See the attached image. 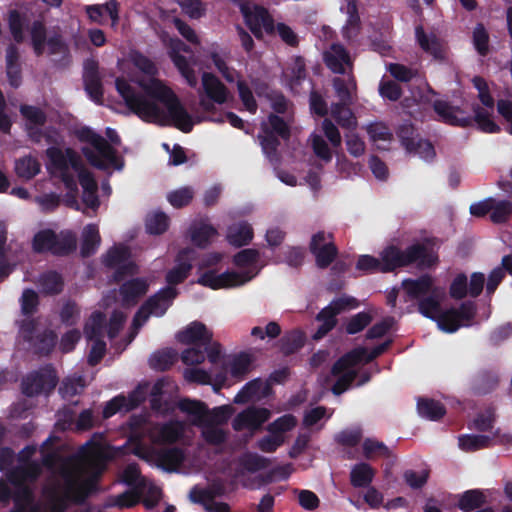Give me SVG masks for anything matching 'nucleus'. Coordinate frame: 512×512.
Instances as JSON below:
<instances>
[{
    "label": "nucleus",
    "instance_id": "nucleus-26",
    "mask_svg": "<svg viewBox=\"0 0 512 512\" xmlns=\"http://www.w3.org/2000/svg\"><path fill=\"white\" fill-rule=\"evenodd\" d=\"M268 125L271 127V131L280 135L283 138L288 137L289 129L287 124L278 116L270 115L268 122L262 124L263 132L265 135H260L261 144L266 154H271L278 144L277 140L272 136H269Z\"/></svg>",
    "mask_w": 512,
    "mask_h": 512
},
{
    "label": "nucleus",
    "instance_id": "nucleus-48",
    "mask_svg": "<svg viewBox=\"0 0 512 512\" xmlns=\"http://www.w3.org/2000/svg\"><path fill=\"white\" fill-rule=\"evenodd\" d=\"M417 409L420 416L430 420H437L445 414V409L440 403L428 399L419 400Z\"/></svg>",
    "mask_w": 512,
    "mask_h": 512
},
{
    "label": "nucleus",
    "instance_id": "nucleus-10",
    "mask_svg": "<svg viewBox=\"0 0 512 512\" xmlns=\"http://www.w3.org/2000/svg\"><path fill=\"white\" fill-rule=\"evenodd\" d=\"M253 361V356L248 353L231 356L225 362L223 370L214 374V385L220 388L239 382L250 371Z\"/></svg>",
    "mask_w": 512,
    "mask_h": 512
},
{
    "label": "nucleus",
    "instance_id": "nucleus-56",
    "mask_svg": "<svg viewBox=\"0 0 512 512\" xmlns=\"http://www.w3.org/2000/svg\"><path fill=\"white\" fill-rule=\"evenodd\" d=\"M404 145L409 151H414L416 154H418L421 158L425 160H430L435 155L432 145L425 140H405Z\"/></svg>",
    "mask_w": 512,
    "mask_h": 512
},
{
    "label": "nucleus",
    "instance_id": "nucleus-45",
    "mask_svg": "<svg viewBox=\"0 0 512 512\" xmlns=\"http://www.w3.org/2000/svg\"><path fill=\"white\" fill-rule=\"evenodd\" d=\"M216 234L217 232L212 226L206 223H199L194 225L191 229V240L197 246L204 247Z\"/></svg>",
    "mask_w": 512,
    "mask_h": 512
},
{
    "label": "nucleus",
    "instance_id": "nucleus-21",
    "mask_svg": "<svg viewBox=\"0 0 512 512\" xmlns=\"http://www.w3.org/2000/svg\"><path fill=\"white\" fill-rule=\"evenodd\" d=\"M56 375L52 368H44L27 376L23 381V392L28 396L51 391L56 385Z\"/></svg>",
    "mask_w": 512,
    "mask_h": 512
},
{
    "label": "nucleus",
    "instance_id": "nucleus-29",
    "mask_svg": "<svg viewBox=\"0 0 512 512\" xmlns=\"http://www.w3.org/2000/svg\"><path fill=\"white\" fill-rule=\"evenodd\" d=\"M415 36L419 46L435 59H443L446 53L444 43L433 33H426L422 27L415 29Z\"/></svg>",
    "mask_w": 512,
    "mask_h": 512
},
{
    "label": "nucleus",
    "instance_id": "nucleus-27",
    "mask_svg": "<svg viewBox=\"0 0 512 512\" xmlns=\"http://www.w3.org/2000/svg\"><path fill=\"white\" fill-rule=\"evenodd\" d=\"M347 305L348 299H338L332 301L326 308H324L318 315L317 319L321 322L317 332L314 335L315 339L322 338L328 331L335 326V316L340 313Z\"/></svg>",
    "mask_w": 512,
    "mask_h": 512
},
{
    "label": "nucleus",
    "instance_id": "nucleus-62",
    "mask_svg": "<svg viewBox=\"0 0 512 512\" xmlns=\"http://www.w3.org/2000/svg\"><path fill=\"white\" fill-rule=\"evenodd\" d=\"M311 144L317 157L325 162H329L332 159V152L325 140L320 135H311Z\"/></svg>",
    "mask_w": 512,
    "mask_h": 512
},
{
    "label": "nucleus",
    "instance_id": "nucleus-50",
    "mask_svg": "<svg viewBox=\"0 0 512 512\" xmlns=\"http://www.w3.org/2000/svg\"><path fill=\"white\" fill-rule=\"evenodd\" d=\"M490 441L486 435H464L459 438V446L463 451L473 452L489 446Z\"/></svg>",
    "mask_w": 512,
    "mask_h": 512
},
{
    "label": "nucleus",
    "instance_id": "nucleus-5",
    "mask_svg": "<svg viewBox=\"0 0 512 512\" xmlns=\"http://www.w3.org/2000/svg\"><path fill=\"white\" fill-rule=\"evenodd\" d=\"M241 12L246 25L256 38L260 39L264 34H278L279 37L288 45L294 46L298 42V37L291 27L284 23L274 25L272 18L267 10L255 3L245 1L240 5Z\"/></svg>",
    "mask_w": 512,
    "mask_h": 512
},
{
    "label": "nucleus",
    "instance_id": "nucleus-16",
    "mask_svg": "<svg viewBox=\"0 0 512 512\" xmlns=\"http://www.w3.org/2000/svg\"><path fill=\"white\" fill-rule=\"evenodd\" d=\"M20 111L26 120V127L29 136L33 141L40 143L45 139L48 144L58 143L60 136L57 131H42L41 127L44 125L46 117L39 108L33 106H22Z\"/></svg>",
    "mask_w": 512,
    "mask_h": 512
},
{
    "label": "nucleus",
    "instance_id": "nucleus-52",
    "mask_svg": "<svg viewBox=\"0 0 512 512\" xmlns=\"http://www.w3.org/2000/svg\"><path fill=\"white\" fill-rule=\"evenodd\" d=\"M194 197V190L191 187H181L170 191L167 194V201L175 208L188 205Z\"/></svg>",
    "mask_w": 512,
    "mask_h": 512
},
{
    "label": "nucleus",
    "instance_id": "nucleus-63",
    "mask_svg": "<svg viewBox=\"0 0 512 512\" xmlns=\"http://www.w3.org/2000/svg\"><path fill=\"white\" fill-rule=\"evenodd\" d=\"M211 58L215 67L222 74V76L225 78L227 82H234L235 80H237V72L227 65L226 60L223 56L217 53H213L211 55Z\"/></svg>",
    "mask_w": 512,
    "mask_h": 512
},
{
    "label": "nucleus",
    "instance_id": "nucleus-58",
    "mask_svg": "<svg viewBox=\"0 0 512 512\" xmlns=\"http://www.w3.org/2000/svg\"><path fill=\"white\" fill-rule=\"evenodd\" d=\"M485 502V497L482 492L472 490L464 493L459 500V507L462 510L470 511L480 507Z\"/></svg>",
    "mask_w": 512,
    "mask_h": 512
},
{
    "label": "nucleus",
    "instance_id": "nucleus-51",
    "mask_svg": "<svg viewBox=\"0 0 512 512\" xmlns=\"http://www.w3.org/2000/svg\"><path fill=\"white\" fill-rule=\"evenodd\" d=\"M297 424V420L294 416L288 414L284 415L272 423H270L267 427L268 433H274L281 438H285V433L292 430Z\"/></svg>",
    "mask_w": 512,
    "mask_h": 512
},
{
    "label": "nucleus",
    "instance_id": "nucleus-40",
    "mask_svg": "<svg viewBox=\"0 0 512 512\" xmlns=\"http://www.w3.org/2000/svg\"><path fill=\"white\" fill-rule=\"evenodd\" d=\"M101 242L98 227L94 224H89L83 229L81 253L88 256L94 253Z\"/></svg>",
    "mask_w": 512,
    "mask_h": 512
},
{
    "label": "nucleus",
    "instance_id": "nucleus-34",
    "mask_svg": "<svg viewBox=\"0 0 512 512\" xmlns=\"http://www.w3.org/2000/svg\"><path fill=\"white\" fill-rule=\"evenodd\" d=\"M326 65L335 73H344L345 67L350 66V57L345 49L338 44L332 45L324 54Z\"/></svg>",
    "mask_w": 512,
    "mask_h": 512
},
{
    "label": "nucleus",
    "instance_id": "nucleus-23",
    "mask_svg": "<svg viewBox=\"0 0 512 512\" xmlns=\"http://www.w3.org/2000/svg\"><path fill=\"white\" fill-rule=\"evenodd\" d=\"M107 266L116 269V277L122 278L123 274H134L137 266L130 259V252L124 246H115L110 249L104 259Z\"/></svg>",
    "mask_w": 512,
    "mask_h": 512
},
{
    "label": "nucleus",
    "instance_id": "nucleus-55",
    "mask_svg": "<svg viewBox=\"0 0 512 512\" xmlns=\"http://www.w3.org/2000/svg\"><path fill=\"white\" fill-rule=\"evenodd\" d=\"M511 214L512 203L510 201H495L492 199L490 218L494 223H502L506 221Z\"/></svg>",
    "mask_w": 512,
    "mask_h": 512
},
{
    "label": "nucleus",
    "instance_id": "nucleus-64",
    "mask_svg": "<svg viewBox=\"0 0 512 512\" xmlns=\"http://www.w3.org/2000/svg\"><path fill=\"white\" fill-rule=\"evenodd\" d=\"M183 377L188 382L198 384H210L212 381V376L207 371L200 368L185 369L183 372Z\"/></svg>",
    "mask_w": 512,
    "mask_h": 512
},
{
    "label": "nucleus",
    "instance_id": "nucleus-53",
    "mask_svg": "<svg viewBox=\"0 0 512 512\" xmlns=\"http://www.w3.org/2000/svg\"><path fill=\"white\" fill-rule=\"evenodd\" d=\"M331 114L343 128L353 129L357 126L356 117L347 107L336 104L332 106Z\"/></svg>",
    "mask_w": 512,
    "mask_h": 512
},
{
    "label": "nucleus",
    "instance_id": "nucleus-18",
    "mask_svg": "<svg viewBox=\"0 0 512 512\" xmlns=\"http://www.w3.org/2000/svg\"><path fill=\"white\" fill-rule=\"evenodd\" d=\"M163 41L169 48V55L174 65L186 80L187 84L191 87H196L198 83L196 72L187 59L180 54L181 52H189L188 47L177 38L165 37Z\"/></svg>",
    "mask_w": 512,
    "mask_h": 512
},
{
    "label": "nucleus",
    "instance_id": "nucleus-49",
    "mask_svg": "<svg viewBox=\"0 0 512 512\" xmlns=\"http://www.w3.org/2000/svg\"><path fill=\"white\" fill-rule=\"evenodd\" d=\"M6 61L9 82L12 86L18 87L21 82V76L19 66L17 65L18 51L15 47L11 46L7 49Z\"/></svg>",
    "mask_w": 512,
    "mask_h": 512
},
{
    "label": "nucleus",
    "instance_id": "nucleus-22",
    "mask_svg": "<svg viewBox=\"0 0 512 512\" xmlns=\"http://www.w3.org/2000/svg\"><path fill=\"white\" fill-rule=\"evenodd\" d=\"M310 249L320 268L327 267L336 257L337 249L332 242V236L324 232H318L312 237Z\"/></svg>",
    "mask_w": 512,
    "mask_h": 512
},
{
    "label": "nucleus",
    "instance_id": "nucleus-39",
    "mask_svg": "<svg viewBox=\"0 0 512 512\" xmlns=\"http://www.w3.org/2000/svg\"><path fill=\"white\" fill-rule=\"evenodd\" d=\"M366 132L371 142L378 148L384 149L386 144L392 139V134L388 127L382 122H373L366 126Z\"/></svg>",
    "mask_w": 512,
    "mask_h": 512
},
{
    "label": "nucleus",
    "instance_id": "nucleus-46",
    "mask_svg": "<svg viewBox=\"0 0 512 512\" xmlns=\"http://www.w3.org/2000/svg\"><path fill=\"white\" fill-rule=\"evenodd\" d=\"M146 230L150 234H162L169 226V219L167 215L160 211H154L146 217Z\"/></svg>",
    "mask_w": 512,
    "mask_h": 512
},
{
    "label": "nucleus",
    "instance_id": "nucleus-11",
    "mask_svg": "<svg viewBox=\"0 0 512 512\" xmlns=\"http://www.w3.org/2000/svg\"><path fill=\"white\" fill-rule=\"evenodd\" d=\"M33 247L38 252L51 251L54 254H65L75 249L76 237L70 231L56 235L51 230H43L34 237Z\"/></svg>",
    "mask_w": 512,
    "mask_h": 512
},
{
    "label": "nucleus",
    "instance_id": "nucleus-30",
    "mask_svg": "<svg viewBox=\"0 0 512 512\" xmlns=\"http://www.w3.org/2000/svg\"><path fill=\"white\" fill-rule=\"evenodd\" d=\"M191 260V250H183L179 253L176 264L166 274V281L169 285L181 283L188 277L192 268Z\"/></svg>",
    "mask_w": 512,
    "mask_h": 512
},
{
    "label": "nucleus",
    "instance_id": "nucleus-2",
    "mask_svg": "<svg viewBox=\"0 0 512 512\" xmlns=\"http://www.w3.org/2000/svg\"><path fill=\"white\" fill-rule=\"evenodd\" d=\"M109 456L101 443L88 442L79 453L61 464L56 483L47 489L53 512H61L67 501H81L95 486Z\"/></svg>",
    "mask_w": 512,
    "mask_h": 512
},
{
    "label": "nucleus",
    "instance_id": "nucleus-4",
    "mask_svg": "<svg viewBox=\"0 0 512 512\" xmlns=\"http://www.w3.org/2000/svg\"><path fill=\"white\" fill-rule=\"evenodd\" d=\"M403 288L410 296L414 298L429 295L419 304L420 312L437 322L440 330L453 333L462 325L474 317V309L470 305H463L459 310L450 309L445 312L440 311V302L444 297L442 289L433 287L429 277H422L418 280H405Z\"/></svg>",
    "mask_w": 512,
    "mask_h": 512
},
{
    "label": "nucleus",
    "instance_id": "nucleus-25",
    "mask_svg": "<svg viewBox=\"0 0 512 512\" xmlns=\"http://www.w3.org/2000/svg\"><path fill=\"white\" fill-rule=\"evenodd\" d=\"M144 497V504L147 508H152L156 505L161 497V491L155 485L148 483V481L137 491V493H125L118 499V505L121 507H130L139 501V497Z\"/></svg>",
    "mask_w": 512,
    "mask_h": 512
},
{
    "label": "nucleus",
    "instance_id": "nucleus-9",
    "mask_svg": "<svg viewBox=\"0 0 512 512\" xmlns=\"http://www.w3.org/2000/svg\"><path fill=\"white\" fill-rule=\"evenodd\" d=\"M380 257L381 272H389L417 260H420L421 265H431L437 261L435 255H429L426 259L421 245H413L405 252H401L396 247H388L381 252Z\"/></svg>",
    "mask_w": 512,
    "mask_h": 512
},
{
    "label": "nucleus",
    "instance_id": "nucleus-59",
    "mask_svg": "<svg viewBox=\"0 0 512 512\" xmlns=\"http://www.w3.org/2000/svg\"><path fill=\"white\" fill-rule=\"evenodd\" d=\"M363 453L368 459L375 457H385L389 455V449L382 442L367 438L363 442Z\"/></svg>",
    "mask_w": 512,
    "mask_h": 512
},
{
    "label": "nucleus",
    "instance_id": "nucleus-12",
    "mask_svg": "<svg viewBox=\"0 0 512 512\" xmlns=\"http://www.w3.org/2000/svg\"><path fill=\"white\" fill-rule=\"evenodd\" d=\"M133 453L148 463L167 471L175 470L183 460V454L179 449L170 448L156 451L154 448H148L141 443L135 445Z\"/></svg>",
    "mask_w": 512,
    "mask_h": 512
},
{
    "label": "nucleus",
    "instance_id": "nucleus-47",
    "mask_svg": "<svg viewBox=\"0 0 512 512\" xmlns=\"http://www.w3.org/2000/svg\"><path fill=\"white\" fill-rule=\"evenodd\" d=\"M334 88L343 105H347L352 102L353 94L356 91V83L353 78L349 77L346 80L336 78L334 80Z\"/></svg>",
    "mask_w": 512,
    "mask_h": 512
},
{
    "label": "nucleus",
    "instance_id": "nucleus-60",
    "mask_svg": "<svg viewBox=\"0 0 512 512\" xmlns=\"http://www.w3.org/2000/svg\"><path fill=\"white\" fill-rule=\"evenodd\" d=\"M31 38L34 51L41 54L45 51L46 36L43 23L35 21L31 26Z\"/></svg>",
    "mask_w": 512,
    "mask_h": 512
},
{
    "label": "nucleus",
    "instance_id": "nucleus-61",
    "mask_svg": "<svg viewBox=\"0 0 512 512\" xmlns=\"http://www.w3.org/2000/svg\"><path fill=\"white\" fill-rule=\"evenodd\" d=\"M284 442L285 438H281L274 433H269L257 441L256 447L264 453H273L282 446Z\"/></svg>",
    "mask_w": 512,
    "mask_h": 512
},
{
    "label": "nucleus",
    "instance_id": "nucleus-17",
    "mask_svg": "<svg viewBox=\"0 0 512 512\" xmlns=\"http://www.w3.org/2000/svg\"><path fill=\"white\" fill-rule=\"evenodd\" d=\"M103 316L99 312L91 315L85 325L84 333L88 343L90 344L89 363L94 365L103 357L106 344L102 339L103 336Z\"/></svg>",
    "mask_w": 512,
    "mask_h": 512
},
{
    "label": "nucleus",
    "instance_id": "nucleus-38",
    "mask_svg": "<svg viewBox=\"0 0 512 512\" xmlns=\"http://www.w3.org/2000/svg\"><path fill=\"white\" fill-rule=\"evenodd\" d=\"M252 239L253 229L245 222L232 225L227 233L228 242L236 247L247 245Z\"/></svg>",
    "mask_w": 512,
    "mask_h": 512
},
{
    "label": "nucleus",
    "instance_id": "nucleus-19",
    "mask_svg": "<svg viewBox=\"0 0 512 512\" xmlns=\"http://www.w3.org/2000/svg\"><path fill=\"white\" fill-rule=\"evenodd\" d=\"M203 92L206 98L200 99V105L204 110L212 109L210 101L223 104L228 101L230 93L225 85L212 73L204 72L201 77Z\"/></svg>",
    "mask_w": 512,
    "mask_h": 512
},
{
    "label": "nucleus",
    "instance_id": "nucleus-41",
    "mask_svg": "<svg viewBox=\"0 0 512 512\" xmlns=\"http://www.w3.org/2000/svg\"><path fill=\"white\" fill-rule=\"evenodd\" d=\"M258 259V251L254 249H244L234 256L233 263L239 269L237 272L256 269L258 273L260 270V267L257 266Z\"/></svg>",
    "mask_w": 512,
    "mask_h": 512
},
{
    "label": "nucleus",
    "instance_id": "nucleus-33",
    "mask_svg": "<svg viewBox=\"0 0 512 512\" xmlns=\"http://www.w3.org/2000/svg\"><path fill=\"white\" fill-rule=\"evenodd\" d=\"M149 284L145 279H132L125 282L120 289V303L122 306L133 305L136 300L144 295L148 290Z\"/></svg>",
    "mask_w": 512,
    "mask_h": 512
},
{
    "label": "nucleus",
    "instance_id": "nucleus-6",
    "mask_svg": "<svg viewBox=\"0 0 512 512\" xmlns=\"http://www.w3.org/2000/svg\"><path fill=\"white\" fill-rule=\"evenodd\" d=\"M384 346L375 348L368 353L364 348H357L339 359L332 368L335 384L332 387L334 394L339 395L346 391L356 377L354 367L360 363H367L384 351Z\"/></svg>",
    "mask_w": 512,
    "mask_h": 512
},
{
    "label": "nucleus",
    "instance_id": "nucleus-3",
    "mask_svg": "<svg viewBox=\"0 0 512 512\" xmlns=\"http://www.w3.org/2000/svg\"><path fill=\"white\" fill-rule=\"evenodd\" d=\"M46 154L50 161L49 168L52 170V173L62 179L68 190L64 197L65 204L71 208L79 209L77 201L78 188L74 179V176H77L83 190V203L88 208L97 209L99 206L96 194L97 183L91 172L83 166L79 156L69 148L61 150L56 147L48 148Z\"/></svg>",
    "mask_w": 512,
    "mask_h": 512
},
{
    "label": "nucleus",
    "instance_id": "nucleus-43",
    "mask_svg": "<svg viewBox=\"0 0 512 512\" xmlns=\"http://www.w3.org/2000/svg\"><path fill=\"white\" fill-rule=\"evenodd\" d=\"M269 460L254 453L244 454L239 459V475L244 472H255L267 468Z\"/></svg>",
    "mask_w": 512,
    "mask_h": 512
},
{
    "label": "nucleus",
    "instance_id": "nucleus-44",
    "mask_svg": "<svg viewBox=\"0 0 512 512\" xmlns=\"http://www.w3.org/2000/svg\"><path fill=\"white\" fill-rule=\"evenodd\" d=\"M16 174L24 179H31L40 172V163L31 156H25L15 162Z\"/></svg>",
    "mask_w": 512,
    "mask_h": 512
},
{
    "label": "nucleus",
    "instance_id": "nucleus-20",
    "mask_svg": "<svg viewBox=\"0 0 512 512\" xmlns=\"http://www.w3.org/2000/svg\"><path fill=\"white\" fill-rule=\"evenodd\" d=\"M271 417L269 409L264 407H248L240 412L233 420L232 426L236 431L258 430Z\"/></svg>",
    "mask_w": 512,
    "mask_h": 512
},
{
    "label": "nucleus",
    "instance_id": "nucleus-28",
    "mask_svg": "<svg viewBox=\"0 0 512 512\" xmlns=\"http://www.w3.org/2000/svg\"><path fill=\"white\" fill-rule=\"evenodd\" d=\"M147 432L154 444L172 443L183 435L184 426L180 422H171L166 425L151 427Z\"/></svg>",
    "mask_w": 512,
    "mask_h": 512
},
{
    "label": "nucleus",
    "instance_id": "nucleus-24",
    "mask_svg": "<svg viewBox=\"0 0 512 512\" xmlns=\"http://www.w3.org/2000/svg\"><path fill=\"white\" fill-rule=\"evenodd\" d=\"M427 92L425 101L433 103L435 112L444 122L460 126H466L471 122V118L459 108L449 106L443 101H434L435 94L430 88L427 89Z\"/></svg>",
    "mask_w": 512,
    "mask_h": 512
},
{
    "label": "nucleus",
    "instance_id": "nucleus-54",
    "mask_svg": "<svg viewBox=\"0 0 512 512\" xmlns=\"http://www.w3.org/2000/svg\"><path fill=\"white\" fill-rule=\"evenodd\" d=\"M177 359V353L173 350H163L151 355L149 363L151 367L158 370L169 368Z\"/></svg>",
    "mask_w": 512,
    "mask_h": 512
},
{
    "label": "nucleus",
    "instance_id": "nucleus-37",
    "mask_svg": "<svg viewBox=\"0 0 512 512\" xmlns=\"http://www.w3.org/2000/svg\"><path fill=\"white\" fill-rule=\"evenodd\" d=\"M266 385L259 381L254 380L246 384L235 396L234 402L238 404H245L248 402L259 401L264 396Z\"/></svg>",
    "mask_w": 512,
    "mask_h": 512
},
{
    "label": "nucleus",
    "instance_id": "nucleus-15",
    "mask_svg": "<svg viewBox=\"0 0 512 512\" xmlns=\"http://www.w3.org/2000/svg\"><path fill=\"white\" fill-rule=\"evenodd\" d=\"M177 290L171 286L161 290L155 296L151 297L138 311L134 320L133 327L137 330L148 319L150 315L162 316L176 297Z\"/></svg>",
    "mask_w": 512,
    "mask_h": 512
},
{
    "label": "nucleus",
    "instance_id": "nucleus-1",
    "mask_svg": "<svg viewBox=\"0 0 512 512\" xmlns=\"http://www.w3.org/2000/svg\"><path fill=\"white\" fill-rule=\"evenodd\" d=\"M130 61L139 71L146 75L137 80L142 94L135 93L131 85L122 78H117L115 86L126 106L144 121L159 125L173 124L183 132L191 131L193 120L175 94L154 75L155 65L144 55L132 51Z\"/></svg>",
    "mask_w": 512,
    "mask_h": 512
},
{
    "label": "nucleus",
    "instance_id": "nucleus-8",
    "mask_svg": "<svg viewBox=\"0 0 512 512\" xmlns=\"http://www.w3.org/2000/svg\"><path fill=\"white\" fill-rule=\"evenodd\" d=\"M257 275V270L236 272L234 270L218 271L207 269L200 272L198 283L213 290L240 287L251 281Z\"/></svg>",
    "mask_w": 512,
    "mask_h": 512
},
{
    "label": "nucleus",
    "instance_id": "nucleus-35",
    "mask_svg": "<svg viewBox=\"0 0 512 512\" xmlns=\"http://www.w3.org/2000/svg\"><path fill=\"white\" fill-rule=\"evenodd\" d=\"M189 498L194 503H201L210 512H230L226 503L212 500L213 494L209 490L194 488L190 491Z\"/></svg>",
    "mask_w": 512,
    "mask_h": 512
},
{
    "label": "nucleus",
    "instance_id": "nucleus-57",
    "mask_svg": "<svg viewBox=\"0 0 512 512\" xmlns=\"http://www.w3.org/2000/svg\"><path fill=\"white\" fill-rule=\"evenodd\" d=\"M202 429V435L205 440L211 444H220L225 440V432L220 426L213 425V423H195Z\"/></svg>",
    "mask_w": 512,
    "mask_h": 512
},
{
    "label": "nucleus",
    "instance_id": "nucleus-14",
    "mask_svg": "<svg viewBox=\"0 0 512 512\" xmlns=\"http://www.w3.org/2000/svg\"><path fill=\"white\" fill-rule=\"evenodd\" d=\"M181 408L192 415L193 418L191 420L193 423H213V425L217 426L227 422L233 414V408L229 405L207 411L202 403L196 401H183Z\"/></svg>",
    "mask_w": 512,
    "mask_h": 512
},
{
    "label": "nucleus",
    "instance_id": "nucleus-32",
    "mask_svg": "<svg viewBox=\"0 0 512 512\" xmlns=\"http://www.w3.org/2000/svg\"><path fill=\"white\" fill-rule=\"evenodd\" d=\"M98 69L99 67L96 61H86L83 75L85 89L95 102H100L102 97V86Z\"/></svg>",
    "mask_w": 512,
    "mask_h": 512
},
{
    "label": "nucleus",
    "instance_id": "nucleus-7",
    "mask_svg": "<svg viewBox=\"0 0 512 512\" xmlns=\"http://www.w3.org/2000/svg\"><path fill=\"white\" fill-rule=\"evenodd\" d=\"M79 138L85 142L82 152L91 165L99 169L122 168L123 163L104 138L90 129H82Z\"/></svg>",
    "mask_w": 512,
    "mask_h": 512
},
{
    "label": "nucleus",
    "instance_id": "nucleus-36",
    "mask_svg": "<svg viewBox=\"0 0 512 512\" xmlns=\"http://www.w3.org/2000/svg\"><path fill=\"white\" fill-rule=\"evenodd\" d=\"M375 469L367 463L355 464L350 471V481L354 487H367L369 486L374 477Z\"/></svg>",
    "mask_w": 512,
    "mask_h": 512
},
{
    "label": "nucleus",
    "instance_id": "nucleus-42",
    "mask_svg": "<svg viewBox=\"0 0 512 512\" xmlns=\"http://www.w3.org/2000/svg\"><path fill=\"white\" fill-rule=\"evenodd\" d=\"M139 402L140 399H135L134 397L127 399L123 396H117L106 404L103 416L109 418L117 412H127L136 407Z\"/></svg>",
    "mask_w": 512,
    "mask_h": 512
},
{
    "label": "nucleus",
    "instance_id": "nucleus-31",
    "mask_svg": "<svg viewBox=\"0 0 512 512\" xmlns=\"http://www.w3.org/2000/svg\"><path fill=\"white\" fill-rule=\"evenodd\" d=\"M212 338V333L203 323L192 322L177 334V339L182 344H206Z\"/></svg>",
    "mask_w": 512,
    "mask_h": 512
},
{
    "label": "nucleus",
    "instance_id": "nucleus-13",
    "mask_svg": "<svg viewBox=\"0 0 512 512\" xmlns=\"http://www.w3.org/2000/svg\"><path fill=\"white\" fill-rule=\"evenodd\" d=\"M472 81L478 91V98L485 107L484 109L477 108L474 110L475 122L484 132L494 133L499 131L498 125L491 119V114L494 110V99L489 93L487 83L480 77H475Z\"/></svg>",
    "mask_w": 512,
    "mask_h": 512
}]
</instances>
